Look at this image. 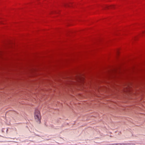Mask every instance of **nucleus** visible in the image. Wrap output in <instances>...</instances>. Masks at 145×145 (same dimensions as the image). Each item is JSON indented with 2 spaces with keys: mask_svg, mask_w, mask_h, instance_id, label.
<instances>
[{
  "mask_svg": "<svg viewBox=\"0 0 145 145\" xmlns=\"http://www.w3.org/2000/svg\"><path fill=\"white\" fill-rule=\"evenodd\" d=\"M35 118L37 121H40L41 118L40 112L38 109H35L34 113Z\"/></svg>",
  "mask_w": 145,
  "mask_h": 145,
  "instance_id": "1",
  "label": "nucleus"
},
{
  "mask_svg": "<svg viewBox=\"0 0 145 145\" xmlns=\"http://www.w3.org/2000/svg\"><path fill=\"white\" fill-rule=\"evenodd\" d=\"M144 31H142V33H144Z\"/></svg>",
  "mask_w": 145,
  "mask_h": 145,
  "instance_id": "2",
  "label": "nucleus"
}]
</instances>
